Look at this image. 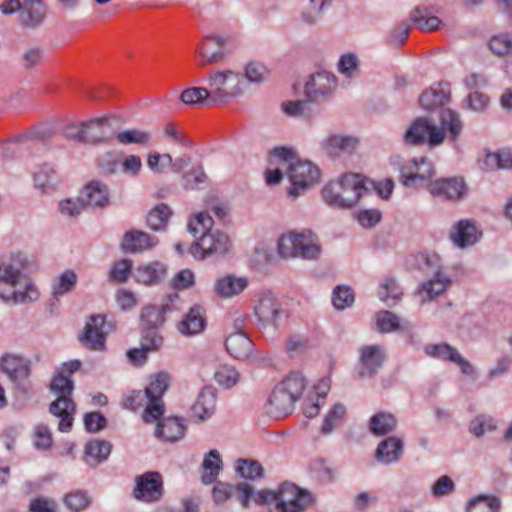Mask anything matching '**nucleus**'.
I'll return each mask as SVG.
<instances>
[{"label":"nucleus","mask_w":512,"mask_h":512,"mask_svg":"<svg viewBox=\"0 0 512 512\" xmlns=\"http://www.w3.org/2000/svg\"><path fill=\"white\" fill-rule=\"evenodd\" d=\"M500 501L496 497L480 496L469 503L468 512H498Z\"/></svg>","instance_id":"nucleus-55"},{"label":"nucleus","mask_w":512,"mask_h":512,"mask_svg":"<svg viewBox=\"0 0 512 512\" xmlns=\"http://www.w3.org/2000/svg\"><path fill=\"white\" fill-rule=\"evenodd\" d=\"M230 248L229 237L219 231H211L201 235L199 241L193 243L190 247V253L199 259L214 254L223 255Z\"/></svg>","instance_id":"nucleus-13"},{"label":"nucleus","mask_w":512,"mask_h":512,"mask_svg":"<svg viewBox=\"0 0 512 512\" xmlns=\"http://www.w3.org/2000/svg\"><path fill=\"white\" fill-rule=\"evenodd\" d=\"M222 467V459L215 449L210 450L204 457L202 463V481L205 484L213 483L219 475Z\"/></svg>","instance_id":"nucleus-39"},{"label":"nucleus","mask_w":512,"mask_h":512,"mask_svg":"<svg viewBox=\"0 0 512 512\" xmlns=\"http://www.w3.org/2000/svg\"><path fill=\"white\" fill-rule=\"evenodd\" d=\"M46 16V6L41 0H24L21 13L19 15L20 22L26 27H37Z\"/></svg>","instance_id":"nucleus-28"},{"label":"nucleus","mask_w":512,"mask_h":512,"mask_svg":"<svg viewBox=\"0 0 512 512\" xmlns=\"http://www.w3.org/2000/svg\"><path fill=\"white\" fill-rule=\"evenodd\" d=\"M80 201L86 206L104 208L109 204V188L99 180H92L81 190Z\"/></svg>","instance_id":"nucleus-23"},{"label":"nucleus","mask_w":512,"mask_h":512,"mask_svg":"<svg viewBox=\"0 0 512 512\" xmlns=\"http://www.w3.org/2000/svg\"><path fill=\"white\" fill-rule=\"evenodd\" d=\"M34 185L42 191L54 190L60 182L55 168L48 163L37 167L33 174Z\"/></svg>","instance_id":"nucleus-35"},{"label":"nucleus","mask_w":512,"mask_h":512,"mask_svg":"<svg viewBox=\"0 0 512 512\" xmlns=\"http://www.w3.org/2000/svg\"><path fill=\"white\" fill-rule=\"evenodd\" d=\"M427 267L431 268L433 276L424 282L417 290L416 297L421 304L431 301L441 295L450 285V279L442 272L440 258L437 255L427 256Z\"/></svg>","instance_id":"nucleus-10"},{"label":"nucleus","mask_w":512,"mask_h":512,"mask_svg":"<svg viewBox=\"0 0 512 512\" xmlns=\"http://www.w3.org/2000/svg\"><path fill=\"white\" fill-rule=\"evenodd\" d=\"M270 76V70L262 62L252 60L245 66V78L251 83H262Z\"/></svg>","instance_id":"nucleus-48"},{"label":"nucleus","mask_w":512,"mask_h":512,"mask_svg":"<svg viewBox=\"0 0 512 512\" xmlns=\"http://www.w3.org/2000/svg\"><path fill=\"white\" fill-rule=\"evenodd\" d=\"M466 184L461 177L439 178L427 185V190L433 196L446 200L457 201L466 194Z\"/></svg>","instance_id":"nucleus-16"},{"label":"nucleus","mask_w":512,"mask_h":512,"mask_svg":"<svg viewBox=\"0 0 512 512\" xmlns=\"http://www.w3.org/2000/svg\"><path fill=\"white\" fill-rule=\"evenodd\" d=\"M133 496L135 499L151 503L163 496V480L159 472L150 471L135 477Z\"/></svg>","instance_id":"nucleus-14"},{"label":"nucleus","mask_w":512,"mask_h":512,"mask_svg":"<svg viewBox=\"0 0 512 512\" xmlns=\"http://www.w3.org/2000/svg\"><path fill=\"white\" fill-rule=\"evenodd\" d=\"M23 265L24 257L18 254L12 263L4 266L0 278V298L4 301L25 303L38 298V290L21 272Z\"/></svg>","instance_id":"nucleus-2"},{"label":"nucleus","mask_w":512,"mask_h":512,"mask_svg":"<svg viewBox=\"0 0 512 512\" xmlns=\"http://www.w3.org/2000/svg\"><path fill=\"white\" fill-rule=\"evenodd\" d=\"M440 119L442 126L448 129L452 139H456L463 126L459 115L450 109H443Z\"/></svg>","instance_id":"nucleus-53"},{"label":"nucleus","mask_w":512,"mask_h":512,"mask_svg":"<svg viewBox=\"0 0 512 512\" xmlns=\"http://www.w3.org/2000/svg\"><path fill=\"white\" fill-rule=\"evenodd\" d=\"M84 143L103 144L112 139L111 124L108 117H101L85 122Z\"/></svg>","instance_id":"nucleus-22"},{"label":"nucleus","mask_w":512,"mask_h":512,"mask_svg":"<svg viewBox=\"0 0 512 512\" xmlns=\"http://www.w3.org/2000/svg\"><path fill=\"white\" fill-rule=\"evenodd\" d=\"M278 386L297 401L306 387V380L300 373L292 372Z\"/></svg>","instance_id":"nucleus-45"},{"label":"nucleus","mask_w":512,"mask_h":512,"mask_svg":"<svg viewBox=\"0 0 512 512\" xmlns=\"http://www.w3.org/2000/svg\"><path fill=\"white\" fill-rule=\"evenodd\" d=\"M120 159L113 151H108L98 156L96 165L99 172L103 175L110 176L117 172Z\"/></svg>","instance_id":"nucleus-49"},{"label":"nucleus","mask_w":512,"mask_h":512,"mask_svg":"<svg viewBox=\"0 0 512 512\" xmlns=\"http://www.w3.org/2000/svg\"><path fill=\"white\" fill-rule=\"evenodd\" d=\"M384 361V352L377 345L364 346L360 350L361 377H372Z\"/></svg>","instance_id":"nucleus-24"},{"label":"nucleus","mask_w":512,"mask_h":512,"mask_svg":"<svg viewBox=\"0 0 512 512\" xmlns=\"http://www.w3.org/2000/svg\"><path fill=\"white\" fill-rule=\"evenodd\" d=\"M116 139L122 145L135 144L146 146L150 144L152 140V134L148 130L132 128L119 132L116 135Z\"/></svg>","instance_id":"nucleus-42"},{"label":"nucleus","mask_w":512,"mask_h":512,"mask_svg":"<svg viewBox=\"0 0 512 512\" xmlns=\"http://www.w3.org/2000/svg\"><path fill=\"white\" fill-rule=\"evenodd\" d=\"M104 328V316H91L85 324L83 333L79 336L80 342L90 350H103L107 334Z\"/></svg>","instance_id":"nucleus-17"},{"label":"nucleus","mask_w":512,"mask_h":512,"mask_svg":"<svg viewBox=\"0 0 512 512\" xmlns=\"http://www.w3.org/2000/svg\"><path fill=\"white\" fill-rule=\"evenodd\" d=\"M295 402L293 397L277 385L269 398L267 411L276 418L285 417L293 411Z\"/></svg>","instance_id":"nucleus-26"},{"label":"nucleus","mask_w":512,"mask_h":512,"mask_svg":"<svg viewBox=\"0 0 512 512\" xmlns=\"http://www.w3.org/2000/svg\"><path fill=\"white\" fill-rule=\"evenodd\" d=\"M180 100L186 105L202 104L204 101H211L210 90L204 87H192L184 90Z\"/></svg>","instance_id":"nucleus-52"},{"label":"nucleus","mask_w":512,"mask_h":512,"mask_svg":"<svg viewBox=\"0 0 512 512\" xmlns=\"http://www.w3.org/2000/svg\"><path fill=\"white\" fill-rule=\"evenodd\" d=\"M157 237L140 230H129L123 235L121 249L126 253H142L158 244Z\"/></svg>","instance_id":"nucleus-18"},{"label":"nucleus","mask_w":512,"mask_h":512,"mask_svg":"<svg viewBox=\"0 0 512 512\" xmlns=\"http://www.w3.org/2000/svg\"><path fill=\"white\" fill-rule=\"evenodd\" d=\"M445 132L425 118L416 119L407 129L404 141L409 145H420L428 143L435 147L443 143Z\"/></svg>","instance_id":"nucleus-12"},{"label":"nucleus","mask_w":512,"mask_h":512,"mask_svg":"<svg viewBox=\"0 0 512 512\" xmlns=\"http://www.w3.org/2000/svg\"><path fill=\"white\" fill-rule=\"evenodd\" d=\"M403 292L397 281L392 277H387L378 288V295L382 301L392 300L396 302L401 298Z\"/></svg>","instance_id":"nucleus-50"},{"label":"nucleus","mask_w":512,"mask_h":512,"mask_svg":"<svg viewBox=\"0 0 512 512\" xmlns=\"http://www.w3.org/2000/svg\"><path fill=\"white\" fill-rule=\"evenodd\" d=\"M172 214L173 211L167 204L160 203L148 212L146 224L151 230L163 231L166 229Z\"/></svg>","instance_id":"nucleus-37"},{"label":"nucleus","mask_w":512,"mask_h":512,"mask_svg":"<svg viewBox=\"0 0 512 512\" xmlns=\"http://www.w3.org/2000/svg\"><path fill=\"white\" fill-rule=\"evenodd\" d=\"M213 219L208 212H199L189 221L188 228L191 234L204 235V233L211 232L213 226Z\"/></svg>","instance_id":"nucleus-51"},{"label":"nucleus","mask_w":512,"mask_h":512,"mask_svg":"<svg viewBox=\"0 0 512 512\" xmlns=\"http://www.w3.org/2000/svg\"><path fill=\"white\" fill-rule=\"evenodd\" d=\"M77 275L71 270H67L61 274L53 285V295L59 297L70 292L76 285Z\"/></svg>","instance_id":"nucleus-56"},{"label":"nucleus","mask_w":512,"mask_h":512,"mask_svg":"<svg viewBox=\"0 0 512 512\" xmlns=\"http://www.w3.org/2000/svg\"><path fill=\"white\" fill-rule=\"evenodd\" d=\"M247 286L248 281L246 278L228 274L215 281L214 292L220 298L227 299L239 295Z\"/></svg>","instance_id":"nucleus-25"},{"label":"nucleus","mask_w":512,"mask_h":512,"mask_svg":"<svg viewBox=\"0 0 512 512\" xmlns=\"http://www.w3.org/2000/svg\"><path fill=\"white\" fill-rule=\"evenodd\" d=\"M225 344L227 352L238 360L247 359L253 351L252 341L243 332L229 335Z\"/></svg>","instance_id":"nucleus-31"},{"label":"nucleus","mask_w":512,"mask_h":512,"mask_svg":"<svg viewBox=\"0 0 512 512\" xmlns=\"http://www.w3.org/2000/svg\"><path fill=\"white\" fill-rule=\"evenodd\" d=\"M170 164H172V156L168 153L160 154L154 152L150 153L147 157L148 167L156 173L164 172Z\"/></svg>","instance_id":"nucleus-64"},{"label":"nucleus","mask_w":512,"mask_h":512,"mask_svg":"<svg viewBox=\"0 0 512 512\" xmlns=\"http://www.w3.org/2000/svg\"><path fill=\"white\" fill-rule=\"evenodd\" d=\"M411 20L414 22L415 26L424 32H431L436 30L440 24L441 20L430 14V11L426 7H416L410 14Z\"/></svg>","instance_id":"nucleus-41"},{"label":"nucleus","mask_w":512,"mask_h":512,"mask_svg":"<svg viewBox=\"0 0 512 512\" xmlns=\"http://www.w3.org/2000/svg\"><path fill=\"white\" fill-rule=\"evenodd\" d=\"M255 312L262 322L273 326H278L285 313L280 303L271 293H265L259 297Z\"/></svg>","instance_id":"nucleus-19"},{"label":"nucleus","mask_w":512,"mask_h":512,"mask_svg":"<svg viewBox=\"0 0 512 512\" xmlns=\"http://www.w3.org/2000/svg\"><path fill=\"white\" fill-rule=\"evenodd\" d=\"M166 266L161 262H152L137 267L134 277L140 283L152 285L159 283L166 275Z\"/></svg>","instance_id":"nucleus-33"},{"label":"nucleus","mask_w":512,"mask_h":512,"mask_svg":"<svg viewBox=\"0 0 512 512\" xmlns=\"http://www.w3.org/2000/svg\"><path fill=\"white\" fill-rule=\"evenodd\" d=\"M185 189L193 190L206 182V174L201 166L193 167L182 176Z\"/></svg>","instance_id":"nucleus-62"},{"label":"nucleus","mask_w":512,"mask_h":512,"mask_svg":"<svg viewBox=\"0 0 512 512\" xmlns=\"http://www.w3.org/2000/svg\"><path fill=\"white\" fill-rule=\"evenodd\" d=\"M367 191L365 177L361 174L346 173L337 181H331L322 189L326 204L334 208H351Z\"/></svg>","instance_id":"nucleus-3"},{"label":"nucleus","mask_w":512,"mask_h":512,"mask_svg":"<svg viewBox=\"0 0 512 512\" xmlns=\"http://www.w3.org/2000/svg\"><path fill=\"white\" fill-rule=\"evenodd\" d=\"M168 304H163L161 307L146 306L142 310L141 319L146 328H157L165 321L164 314L171 311Z\"/></svg>","instance_id":"nucleus-44"},{"label":"nucleus","mask_w":512,"mask_h":512,"mask_svg":"<svg viewBox=\"0 0 512 512\" xmlns=\"http://www.w3.org/2000/svg\"><path fill=\"white\" fill-rule=\"evenodd\" d=\"M496 429V423L491 416L478 415L469 424V431L476 437Z\"/></svg>","instance_id":"nucleus-54"},{"label":"nucleus","mask_w":512,"mask_h":512,"mask_svg":"<svg viewBox=\"0 0 512 512\" xmlns=\"http://www.w3.org/2000/svg\"><path fill=\"white\" fill-rule=\"evenodd\" d=\"M205 326L204 309L199 305H194L179 322L178 330L183 335L191 336L202 332Z\"/></svg>","instance_id":"nucleus-27"},{"label":"nucleus","mask_w":512,"mask_h":512,"mask_svg":"<svg viewBox=\"0 0 512 512\" xmlns=\"http://www.w3.org/2000/svg\"><path fill=\"white\" fill-rule=\"evenodd\" d=\"M227 39L222 36H206L197 45L196 54L199 57V65L206 66L218 63L226 56L225 45Z\"/></svg>","instance_id":"nucleus-15"},{"label":"nucleus","mask_w":512,"mask_h":512,"mask_svg":"<svg viewBox=\"0 0 512 512\" xmlns=\"http://www.w3.org/2000/svg\"><path fill=\"white\" fill-rule=\"evenodd\" d=\"M170 385V375L166 372H158L151 375L144 393L147 398V406L142 418L146 423L159 421L165 412L163 395Z\"/></svg>","instance_id":"nucleus-7"},{"label":"nucleus","mask_w":512,"mask_h":512,"mask_svg":"<svg viewBox=\"0 0 512 512\" xmlns=\"http://www.w3.org/2000/svg\"><path fill=\"white\" fill-rule=\"evenodd\" d=\"M236 470L243 478L246 479H256L261 477L263 474L261 464L254 460H238Z\"/></svg>","instance_id":"nucleus-57"},{"label":"nucleus","mask_w":512,"mask_h":512,"mask_svg":"<svg viewBox=\"0 0 512 512\" xmlns=\"http://www.w3.org/2000/svg\"><path fill=\"white\" fill-rule=\"evenodd\" d=\"M332 302L336 309H345L354 302V293L349 287L337 286L333 292Z\"/></svg>","instance_id":"nucleus-61"},{"label":"nucleus","mask_w":512,"mask_h":512,"mask_svg":"<svg viewBox=\"0 0 512 512\" xmlns=\"http://www.w3.org/2000/svg\"><path fill=\"white\" fill-rule=\"evenodd\" d=\"M112 445L105 440H93L85 446L86 461L96 465L106 460L111 453Z\"/></svg>","instance_id":"nucleus-40"},{"label":"nucleus","mask_w":512,"mask_h":512,"mask_svg":"<svg viewBox=\"0 0 512 512\" xmlns=\"http://www.w3.org/2000/svg\"><path fill=\"white\" fill-rule=\"evenodd\" d=\"M0 370L22 392L27 393L31 389L29 377L31 374V362L21 355L6 353L0 357Z\"/></svg>","instance_id":"nucleus-11"},{"label":"nucleus","mask_w":512,"mask_h":512,"mask_svg":"<svg viewBox=\"0 0 512 512\" xmlns=\"http://www.w3.org/2000/svg\"><path fill=\"white\" fill-rule=\"evenodd\" d=\"M256 502L273 505L278 512H300L312 502V497L294 484L284 483L276 492H260Z\"/></svg>","instance_id":"nucleus-6"},{"label":"nucleus","mask_w":512,"mask_h":512,"mask_svg":"<svg viewBox=\"0 0 512 512\" xmlns=\"http://www.w3.org/2000/svg\"><path fill=\"white\" fill-rule=\"evenodd\" d=\"M277 252L283 259L317 260L321 254V245L317 235L311 230L290 231L279 237Z\"/></svg>","instance_id":"nucleus-4"},{"label":"nucleus","mask_w":512,"mask_h":512,"mask_svg":"<svg viewBox=\"0 0 512 512\" xmlns=\"http://www.w3.org/2000/svg\"><path fill=\"white\" fill-rule=\"evenodd\" d=\"M357 141L352 137L331 136L323 143L325 151L331 155H337L342 151H351L355 148Z\"/></svg>","instance_id":"nucleus-46"},{"label":"nucleus","mask_w":512,"mask_h":512,"mask_svg":"<svg viewBox=\"0 0 512 512\" xmlns=\"http://www.w3.org/2000/svg\"><path fill=\"white\" fill-rule=\"evenodd\" d=\"M216 396L210 388H203L193 404L191 411L194 417L199 420L209 418L215 410Z\"/></svg>","instance_id":"nucleus-36"},{"label":"nucleus","mask_w":512,"mask_h":512,"mask_svg":"<svg viewBox=\"0 0 512 512\" xmlns=\"http://www.w3.org/2000/svg\"><path fill=\"white\" fill-rule=\"evenodd\" d=\"M50 388L53 392L59 394L57 399L50 404L49 411L54 416L61 418L59 430L68 432L73 425V414L76 411V405L70 398L73 391V381L64 371H59L53 378Z\"/></svg>","instance_id":"nucleus-5"},{"label":"nucleus","mask_w":512,"mask_h":512,"mask_svg":"<svg viewBox=\"0 0 512 512\" xmlns=\"http://www.w3.org/2000/svg\"><path fill=\"white\" fill-rule=\"evenodd\" d=\"M214 377L219 385L230 388L238 382L239 373L231 366L222 365L218 367Z\"/></svg>","instance_id":"nucleus-58"},{"label":"nucleus","mask_w":512,"mask_h":512,"mask_svg":"<svg viewBox=\"0 0 512 512\" xmlns=\"http://www.w3.org/2000/svg\"><path fill=\"white\" fill-rule=\"evenodd\" d=\"M67 507L75 512L86 509L90 504V498L85 492H71L65 497Z\"/></svg>","instance_id":"nucleus-63"},{"label":"nucleus","mask_w":512,"mask_h":512,"mask_svg":"<svg viewBox=\"0 0 512 512\" xmlns=\"http://www.w3.org/2000/svg\"><path fill=\"white\" fill-rule=\"evenodd\" d=\"M479 237L480 233L469 220L459 221L450 235L453 243L461 248L475 244Z\"/></svg>","instance_id":"nucleus-32"},{"label":"nucleus","mask_w":512,"mask_h":512,"mask_svg":"<svg viewBox=\"0 0 512 512\" xmlns=\"http://www.w3.org/2000/svg\"><path fill=\"white\" fill-rule=\"evenodd\" d=\"M185 425L182 420L177 417L163 418L159 421L155 434L167 441H177L183 437Z\"/></svg>","instance_id":"nucleus-34"},{"label":"nucleus","mask_w":512,"mask_h":512,"mask_svg":"<svg viewBox=\"0 0 512 512\" xmlns=\"http://www.w3.org/2000/svg\"><path fill=\"white\" fill-rule=\"evenodd\" d=\"M449 93L442 88H430L425 90L419 97V103L426 110H434L448 102Z\"/></svg>","instance_id":"nucleus-43"},{"label":"nucleus","mask_w":512,"mask_h":512,"mask_svg":"<svg viewBox=\"0 0 512 512\" xmlns=\"http://www.w3.org/2000/svg\"><path fill=\"white\" fill-rule=\"evenodd\" d=\"M390 162L399 170V180L406 187H416L418 182L424 183L435 175V166L426 157L406 161L397 155L391 157Z\"/></svg>","instance_id":"nucleus-8"},{"label":"nucleus","mask_w":512,"mask_h":512,"mask_svg":"<svg viewBox=\"0 0 512 512\" xmlns=\"http://www.w3.org/2000/svg\"><path fill=\"white\" fill-rule=\"evenodd\" d=\"M244 83L241 74L231 70L210 74L208 84L211 101L217 103L240 96L244 90Z\"/></svg>","instance_id":"nucleus-9"},{"label":"nucleus","mask_w":512,"mask_h":512,"mask_svg":"<svg viewBox=\"0 0 512 512\" xmlns=\"http://www.w3.org/2000/svg\"><path fill=\"white\" fill-rule=\"evenodd\" d=\"M488 45L489 49L497 56L512 55V32L492 36Z\"/></svg>","instance_id":"nucleus-47"},{"label":"nucleus","mask_w":512,"mask_h":512,"mask_svg":"<svg viewBox=\"0 0 512 512\" xmlns=\"http://www.w3.org/2000/svg\"><path fill=\"white\" fill-rule=\"evenodd\" d=\"M424 350L425 353L431 357L448 360L457 364L462 373L466 375H471L474 372L473 366L461 356L457 349L446 343L437 345L430 344L425 346Z\"/></svg>","instance_id":"nucleus-20"},{"label":"nucleus","mask_w":512,"mask_h":512,"mask_svg":"<svg viewBox=\"0 0 512 512\" xmlns=\"http://www.w3.org/2000/svg\"><path fill=\"white\" fill-rule=\"evenodd\" d=\"M121 171L129 177H137L143 167L142 159L138 155H125L119 163Z\"/></svg>","instance_id":"nucleus-60"},{"label":"nucleus","mask_w":512,"mask_h":512,"mask_svg":"<svg viewBox=\"0 0 512 512\" xmlns=\"http://www.w3.org/2000/svg\"><path fill=\"white\" fill-rule=\"evenodd\" d=\"M345 413L346 409L342 404H335L324 419L322 432L330 433L343 420Z\"/></svg>","instance_id":"nucleus-59"},{"label":"nucleus","mask_w":512,"mask_h":512,"mask_svg":"<svg viewBox=\"0 0 512 512\" xmlns=\"http://www.w3.org/2000/svg\"><path fill=\"white\" fill-rule=\"evenodd\" d=\"M397 426V420L391 413L379 412L373 415L369 420V429L376 436H384L394 431Z\"/></svg>","instance_id":"nucleus-38"},{"label":"nucleus","mask_w":512,"mask_h":512,"mask_svg":"<svg viewBox=\"0 0 512 512\" xmlns=\"http://www.w3.org/2000/svg\"><path fill=\"white\" fill-rule=\"evenodd\" d=\"M333 88V81L323 73L310 76L305 84V96L311 102L328 95Z\"/></svg>","instance_id":"nucleus-29"},{"label":"nucleus","mask_w":512,"mask_h":512,"mask_svg":"<svg viewBox=\"0 0 512 512\" xmlns=\"http://www.w3.org/2000/svg\"><path fill=\"white\" fill-rule=\"evenodd\" d=\"M273 155L282 160V166L291 183L290 196L297 197L315 185L320 178V170L310 161L296 159L294 152L285 147H277Z\"/></svg>","instance_id":"nucleus-1"},{"label":"nucleus","mask_w":512,"mask_h":512,"mask_svg":"<svg viewBox=\"0 0 512 512\" xmlns=\"http://www.w3.org/2000/svg\"><path fill=\"white\" fill-rule=\"evenodd\" d=\"M403 442L398 437H388L378 444L375 457L379 462L390 464L400 459Z\"/></svg>","instance_id":"nucleus-30"},{"label":"nucleus","mask_w":512,"mask_h":512,"mask_svg":"<svg viewBox=\"0 0 512 512\" xmlns=\"http://www.w3.org/2000/svg\"><path fill=\"white\" fill-rule=\"evenodd\" d=\"M253 492V488L248 483H240L232 486L227 483L219 482L213 488V498L216 503H222L232 496H235L241 502L243 507L248 506V501Z\"/></svg>","instance_id":"nucleus-21"}]
</instances>
